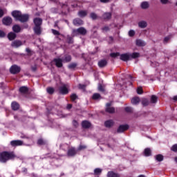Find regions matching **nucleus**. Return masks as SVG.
<instances>
[{
	"instance_id": "0eeeda50",
	"label": "nucleus",
	"mask_w": 177,
	"mask_h": 177,
	"mask_svg": "<svg viewBox=\"0 0 177 177\" xmlns=\"http://www.w3.org/2000/svg\"><path fill=\"white\" fill-rule=\"evenodd\" d=\"M2 21H3V24H4V26H10V24H12V21H13V20L12 19V17H6L3 19Z\"/></svg>"
},
{
	"instance_id": "39448f33",
	"label": "nucleus",
	"mask_w": 177,
	"mask_h": 177,
	"mask_svg": "<svg viewBox=\"0 0 177 177\" xmlns=\"http://www.w3.org/2000/svg\"><path fill=\"white\" fill-rule=\"evenodd\" d=\"M21 68H20V66H17V65H12L10 68V73L11 74H19V73H20Z\"/></svg>"
},
{
	"instance_id": "7ed1b4c3",
	"label": "nucleus",
	"mask_w": 177,
	"mask_h": 177,
	"mask_svg": "<svg viewBox=\"0 0 177 177\" xmlns=\"http://www.w3.org/2000/svg\"><path fill=\"white\" fill-rule=\"evenodd\" d=\"M16 156L13 154V153H9V152H2L0 153V162H6L9 161V160H13Z\"/></svg>"
},
{
	"instance_id": "69168bd1",
	"label": "nucleus",
	"mask_w": 177,
	"mask_h": 177,
	"mask_svg": "<svg viewBox=\"0 0 177 177\" xmlns=\"http://www.w3.org/2000/svg\"><path fill=\"white\" fill-rule=\"evenodd\" d=\"M26 50L27 53H30L31 52V50H30V48H26Z\"/></svg>"
},
{
	"instance_id": "f8f14e48",
	"label": "nucleus",
	"mask_w": 177,
	"mask_h": 177,
	"mask_svg": "<svg viewBox=\"0 0 177 177\" xmlns=\"http://www.w3.org/2000/svg\"><path fill=\"white\" fill-rule=\"evenodd\" d=\"M54 62L55 63V65L57 67H63V59H60V58H56L54 59Z\"/></svg>"
},
{
	"instance_id": "1a4fd4ad",
	"label": "nucleus",
	"mask_w": 177,
	"mask_h": 177,
	"mask_svg": "<svg viewBox=\"0 0 177 177\" xmlns=\"http://www.w3.org/2000/svg\"><path fill=\"white\" fill-rule=\"evenodd\" d=\"M106 113H109L110 114H113V113H115V109L111 106V103H107L106 107Z\"/></svg>"
},
{
	"instance_id": "a19ab883",
	"label": "nucleus",
	"mask_w": 177,
	"mask_h": 177,
	"mask_svg": "<svg viewBox=\"0 0 177 177\" xmlns=\"http://www.w3.org/2000/svg\"><path fill=\"white\" fill-rule=\"evenodd\" d=\"M125 111L127 113H133V108L131 106H127L124 109Z\"/></svg>"
},
{
	"instance_id": "052dcab7",
	"label": "nucleus",
	"mask_w": 177,
	"mask_h": 177,
	"mask_svg": "<svg viewBox=\"0 0 177 177\" xmlns=\"http://www.w3.org/2000/svg\"><path fill=\"white\" fill-rule=\"evenodd\" d=\"M71 107H73V105H72L71 104H68L67 105V109H68V110H70V109H71Z\"/></svg>"
},
{
	"instance_id": "5701e85b",
	"label": "nucleus",
	"mask_w": 177,
	"mask_h": 177,
	"mask_svg": "<svg viewBox=\"0 0 177 177\" xmlns=\"http://www.w3.org/2000/svg\"><path fill=\"white\" fill-rule=\"evenodd\" d=\"M104 20H110L111 19V12H105L102 15Z\"/></svg>"
},
{
	"instance_id": "bb28decb",
	"label": "nucleus",
	"mask_w": 177,
	"mask_h": 177,
	"mask_svg": "<svg viewBox=\"0 0 177 177\" xmlns=\"http://www.w3.org/2000/svg\"><path fill=\"white\" fill-rule=\"evenodd\" d=\"M107 177H120V174L115 173L114 171H109Z\"/></svg>"
},
{
	"instance_id": "cd10ccee",
	"label": "nucleus",
	"mask_w": 177,
	"mask_h": 177,
	"mask_svg": "<svg viewBox=\"0 0 177 177\" xmlns=\"http://www.w3.org/2000/svg\"><path fill=\"white\" fill-rule=\"evenodd\" d=\"M12 30L14 32H20V31H21V28L19 25H15L12 27Z\"/></svg>"
},
{
	"instance_id": "c9c22d12",
	"label": "nucleus",
	"mask_w": 177,
	"mask_h": 177,
	"mask_svg": "<svg viewBox=\"0 0 177 177\" xmlns=\"http://www.w3.org/2000/svg\"><path fill=\"white\" fill-rule=\"evenodd\" d=\"M158 97L156 95H151V103H157Z\"/></svg>"
},
{
	"instance_id": "393cba45",
	"label": "nucleus",
	"mask_w": 177,
	"mask_h": 177,
	"mask_svg": "<svg viewBox=\"0 0 177 177\" xmlns=\"http://www.w3.org/2000/svg\"><path fill=\"white\" fill-rule=\"evenodd\" d=\"M11 107H12V110L16 111V110H17L18 109H19L20 105L19 104V103H17V102H13L11 104Z\"/></svg>"
},
{
	"instance_id": "864d4df0",
	"label": "nucleus",
	"mask_w": 177,
	"mask_h": 177,
	"mask_svg": "<svg viewBox=\"0 0 177 177\" xmlns=\"http://www.w3.org/2000/svg\"><path fill=\"white\" fill-rule=\"evenodd\" d=\"M171 150L173 151L177 152V145H173L172 147H171Z\"/></svg>"
},
{
	"instance_id": "9d476101",
	"label": "nucleus",
	"mask_w": 177,
	"mask_h": 177,
	"mask_svg": "<svg viewBox=\"0 0 177 177\" xmlns=\"http://www.w3.org/2000/svg\"><path fill=\"white\" fill-rule=\"evenodd\" d=\"M77 154V151L75 150V148L71 147L68 149L67 156L68 157H74Z\"/></svg>"
},
{
	"instance_id": "a211bd4d",
	"label": "nucleus",
	"mask_w": 177,
	"mask_h": 177,
	"mask_svg": "<svg viewBox=\"0 0 177 177\" xmlns=\"http://www.w3.org/2000/svg\"><path fill=\"white\" fill-rule=\"evenodd\" d=\"M113 125H114V121H113L112 120H106L104 122V126L106 127V128H111Z\"/></svg>"
},
{
	"instance_id": "13d9d810",
	"label": "nucleus",
	"mask_w": 177,
	"mask_h": 177,
	"mask_svg": "<svg viewBox=\"0 0 177 177\" xmlns=\"http://www.w3.org/2000/svg\"><path fill=\"white\" fill-rule=\"evenodd\" d=\"M102 3H107L110 2V0H100Z\"/></svg>"
},
{
	"instance_id": "37998d69",
	"label": "nucleus",
	"mask_w": 177,
	"mask_h": 177,
	"mask_svg": "<svg viewBox=\"0 0 177 177\" xmlns=\"http://www.w3.org/2000/svg\"><path fill=\"white\" fill-rule=\"evenodd\" d=\"M78 98V96H77V94H72L71 95V99L72 100V102H75L76 100V99Z\"/></svg>"
},
{
	"instance_id": "a18cd8bd",
	"label": "nucleus",
	"mask_w": 177,
	"mask_h": 177,
	"mask_svg": "<svg viewBox=\"0 0 177 177\" xmlns=\"http://www.w3.org/2000/svg\"><path fill=\"white\" fill-rule=\"evenodd\" d=\"M129 36H130V37H134L135 36V30H130L129 31Z\"/></svg>"
},
{
	"instance_id": "473e14b6",
	"label": "nucleus",
	"mask_w": 177,
	"mask_h": 177,
	"mask_svg": "<svg viewBox=\"0 0 177 177\" xmlns=\"http://www.w3.org/2000/svg\"><path fill=\"white\" fill-rule=\"evenodd\" d=\"M34 31L37 35H41V26H35Z\"/></svg>"
},
{
	"instance_id": "4d7b16f0",
	"label": "nucleus",
	"mask_w": 177,
	"mask_h": 177,
	"mask_svg": "<svg viewBox=\"0 0 177 177\" xmlns=\"http://www.w3.org/2000/svg\"><path fill=\"white\" fill-rule=\"evenodd\" d=\"M86 86L85 84H79L80 89H84Z\"/></svg>"
},
{
	"instance_id": "aec40b11",
	"label": "nucleus",
	"mask_w": 177,
	"mask_h": 177,
	"mask_svg": "<svg viewBox=\"0 0 177 177\" xmlns=\"http://www.w3.org/2000/svg\"><path fill=\"white\" fill-rule=\"evenodd\" d=\"M140 7L142 9H149L150 8V4L149 1H143L141 3Z\"/></svg>"
},
{
	"instance_id": "c85d7f7f",
	"label": "nucleus",
	"mask_w": 177,
	"mask_h": 177,
	"mask_svg": "<svg viewBox=\"0 0 177 177\" xmlns=\"http://www.w3.org/2000/svg\"><path fill=\"white\" fill-rule=\"evenodd\" d=\"M144 154L146 157L151 156V150L149 148H147L144 151Z\"/></svg>"
},
{
	"instance_id": "6e6552de",
	"label": "nucleus",
	"mask_w": 177,
	"mask_h": 177,
	"mask_svg": "<svg viewBox=\"0 0 177 177\" xmlns=\"http://www.w3.org/2000/svg\"><path fill=\"white\" fill-rule=\"evenodd\" d=\"M23 141L20 140H12L10 142V145L12 147H16L17 146H23Z\"/></svg>"
},
{
	"instance_id": "b1692460",
	"label": "nucleus",
	"mask_w": 177,
	"mask_h": 177,
	"mask_svg": "<svg viewBox=\"0 0 177 177\" xmlns=\"http://www.w3.org/2000/svg\"><path fill=\"white\" fill-rule=\"evenodd\" d=\"M16 37H17L16 33L13 32H11L8 35V38L10 41H13V39H16Z\"/></svg>"
},
{
	"instance_id": "79ce46f5",
	"label": "nucleus",
	"mask_w": 177,
	"mask_h": 177,
	"mask_svg": "<svg viewBox=\"0 0 177 177\" xmlns=\"http://www.w3.org/2000/svg\"><path fill=\"white\" fill-rule=\"evenodd\" d=\"M102 32H107V31H110V27L109 26H104L101 28Z\"/></svg>"
},
{
	"instance_id": "a878e982",
	"label": "nucleus",
	"mask_w": 177,
	"mask_h": 177,
	"mask_svg": "<svg viewBox=\"0 0 177 177\" xmlns=\"http://www.w3.org/2000/svg\"><path fill=\"white\" fill-rule=\"evenodd\" d=\"M140 102V98H139L138 97H136L131 99L132 104H136V105L139 104Z\"/></svg>"
},
{
	"instance_id": "3c124183",
	"label": "nucleus",
	"mask_w": 177,
	"mask_h": 177,
	"mask_svg": "<svg viewBox=\"0 0 177 177\" xmlns=\"http://www.w3.org/2000/svg\"><path fill=\"white\" fill-rule=\"evenodd\" d=\"M98 91H100V92H104V88H103V86H102V84H100L98 86Z\"/></svg>"
},
{
	"instance_id": "de8ad7c7",
	"label": "nucleus",
	"mask_w": 177,
	"mask_h": 177,
	"mask_svg": "<svg viewBox=\"0 0 177 177\" xmlns=\"http://www.w3.org/2000/svg\"><path fill=\"white\" fill-rule=\"evenodd\" d=\"M137 93L138 95H142L143 93V90L142 89V87H138L137 89Z\"/></svg>"
},
{
	"instance_id": "412c9836",
	"label": "nucleus",
	"mask_w": 177,
	"mask_h": 177,
	"mask_svg": "<svg viewBox=\"0 0 177 177\" xmlns=\"http://www.w3.org/2000/svg\"><path fill=\"white\" fill-rule=\"evenodd\" d=\"M138 27L140 28H146L147 27V22L146 21H140L138 22Z\"/></svg>"
},
{
	"instance_id": "774afa93",
	"label": "nucleus",
	"mask_w": 177,
	"mask_h": 177,
	"mask_svg": "<svg viewBox=\"0 0 177 177\" xmlns=\"http://www.w3.org/2000/svg\"><path fill=\"white\" fill-rule=\"evenodd\" d=\"M138 177H145V175H140Z\"/></svg>"
},
{
	"instance_id": "8fccbe9b",
	"label": "nucleus",
	"mask_w": 177,
	"mask_h": 177,
	"mask_svg": "<svg viewBox=\"0 0 177 177\" xmlns=\"http://www.w3.org/2000/svg\"><path fill=\"white\" fill-rule=\"evenodd\" d=\"M37 145H45V141H44V140L42 139H39L37 141Z\"/></svg>"
},
{
	"instance_id": "72a5a7b5",
	"label": "nucleus",
	"mask_w": 177,
	"mask_h": 177,
	"mask_svg": "<svg viewBox=\"0 0 177 177\" xmlns=\"http://www.w3.org/2000/svg\"><path fill=\"white\" fill-rule=\"evenodd\" d=\"M155 158L156 161L161 162L164 160V156L161 154H158L155 156Z\"/></svg>"
},
{
	"instance_id": "2eb2a0df",
	"label": "nucleus",
	"mask_w": 177,
	"mask_h": 177,
	"mask_svg": "<svg viewBox=\"0 0 177 177\" xmlns=\"http://www.w3.org/2000/svg\"><path fill=\"white\" fill-rule=\"evenodd\" d=\"M19 92L22 95H27L28 93V87L24 86L19 88Z\"/></svg>"
},
{
	"instance_id": "09e8293b",
	"label": "nucleus",
	"mask_w": 177,
	"mask_h": 177,
	"mask_svg": "<svg viewBox=\"0 0 177 177\" xmlns=\"http://www.w3.org/2000/svg\"><path fill=\"white\" fill-rule=\"evenodd\" d=\"M51 31L54 35H60V32L55 29H52Z\"/></svg>"
},
{
	"instance_id": "f03ea898",
	"label": "nucleus",
	"mask_w": 177,
	"mask_h": 177,
	"mask_svg": "<svg viewBox=\"0 0 177 177\" xmlns=\"http://www.w3.org/2000/svg\"><path fill=\"white\" fill-rule=\"evenodd\" d=\"M140 57V54L139 53H124L120 55V60L123 62H128L129 60H131V59H138V57Z\"/></svg>"
},
{
	"instance_id": "c03bdc74",
	"label": "nucleus",
	"mask_w": 177,
	"mask_h": 177,
	"mask_svg": "<svg viewBox=\"0 0 177 177\" xmlns=\"http://www.w3.org/2000/svg\"><path fill=\"white\" fill-rule=\"evenodd\" d=\"M110 56L111 57H117V56H120V53H112Z\"/></svg>"
},
{
	"instance_id": "603ef678",
	"label": "nucleus",
	"mask_w": 177,
	"mask_h": 177,
	"mask_svg": "<svg viewBox=\"0 0 177 177\" xmlns=\"http://www.w3.org/2000/svg\"><path fill=\"white\" fill-rule=\"evenodd\" d=\"M6 36V34L5 33V32L0 30V38H4V37Z\"/></svg>"
},
{
	"instance_id": "4468645a",
	"label": "nucleus",
	"mask_w": 177,
	"mask_h": 177,
	"mask_svg": "<svg viewBox=\"0 0 177 177\" xmlns=\"http://www.w3.org/2000/svg\"><path fill=\"white\" fill-rule=\"evenodd\" d=\"M21 45H23V43L20 40H15L11 44L12 48H19V46H21Z\"/></svg>"
},
{
	"instance_id": "58836bf2",
	"label": "nucleus",
	"mask_w": 177,
	"mask_h": 177,
	"mask_svg": "<svg viewBox=\"0 0 177 177\" xmlns=\"http://www.w3.org/2000/svg\"><path fill=\"white\" fill-rule=\"evenodd\" d=\"M90 17L92 19V20H96V19H97V15H96L95 12H91L90 14Z\"/></svg>"
},
{
	"instance_id": "bf43d9fd",
	"label": "nucleus",
	"mask_w": 177,
	"mask_h": 177,
	"mask_svg": "<svg viewBox=\"0 0 177 177\" xmlns=\"http://www.w3.org/2000/svg\"><path fill=\"white\" fill-rule=\"evenodd\" d=\"M73 124L74 127H78V122L76 120H73Z\"/></svg>"
},
{
	"instance_id": "e433bc0d",
	"label": "nucleus",
	"mask_w": 177,
	"mask_h": 177,
	"mask_svg": "<svg viewBox=\"0 0 177 177\" xmlns=\"http://www.w3.org/2000/svg\"><path fill=\"white\" fill-rule=\"evenodd\" d=\"M46 91L49 93V95H53V93H55V88H53V87L47 88Z\"/></svg>"
},
{
	"instance_id": "ea45409f",
	"label": "nucleus",
	"mask_w": 177,
	"mask_h": 177,
	"mask_svg": "<svg viewBox=\"0 0 177 177\" xmlns=\"http://www.w3.org/2000/svg\"><path fill=\"white\" fill-rule=\"evenodd\" d=\"M100 174H102V169H100V168L95 169L94 174H95V175H100Z\"/></svg>"
},
{
	"instance_id": "dca6fc26",
	"label": "nucleus",
	"mask_w": 177,
	"mask_h": 177,
	"mask_svg": "<svg viewBox=\"0 0 177 177\" xmlns=\"http://www.w3.org/2000/svg\"><path fill=\"white\" fill-rule=\"evenodd\" d=\"M73 24L74 26H82V24H84V21H82L81 19L80 18H76L73 20Z\"/></svg>"
},
{
	"instance_id": "6ab92c4d",
	"label": "nucleus",
	"mask_w": 177,
	"mask_h": 177,
	"mask_svg": "<svg viewBox=\"0 0 177 177\" xmlns=\"http://www.w3.org/2000/svg\"><path fill=\"white\" fill-rule=\"evenodd\" d=\"M91 122L87 120H84L82 122V127L85 129H88V128H91Z\"/></svg>"
},
{
	"instance_id": "338daca9",
	"label": "nucleus",
	"mask_w": 177,
	"mask_h": 177,
	"mask_svg": "<svg viewBox=\"0 0 177 177\" xmlns=\"http://www.w3.org/2000/svg\"><path fill=\"white\" fill-rule=\"evenodd\" d=\"M127 78H130V80H132V76L131 75H127Z\"/></svg>"
},
{
	"instance_id": "2f4dec72",
	"label": "nucleus",
	"mask_w": 177,
	"mask_h": 177,
	"mask_svg": "<svg viewBox=\"0 0 177 177\" xmlns=\"http://www.w3.org/2000/svg\"><path fill=\"white\" fill-rule=\"evenodd\" d=\"M142 106L146 107L147 106H149V104H150V102L149 101V100L144 98L142 100Z\"/></svg>"
},
{
	"instance_id": "423d86ee",
	"label": "nucleus",
	"mask_w": 177,
	"mask_h": 177,
	"mask_svg": "<svg viewBox=\"0 0 177 177\" xmlns=\"http://www.w3.org/2000/svg\"><path fill=\"white\" fill-rule=\"evenodd\" d=\"M129 128V126L128 124H122L118 128L117 132L118 133H122V132H125Z\"/></svg>"
},
{
	"instance_id": "49530a36",
	"label": "nucleus",
	"mask_w": 177,
	"mask_h": 177,
	"mask_svg": "<svg viewBox=\"0 0 177 177\" xmlns=\"http://www.w3.org/2000/svg\"><path fill=\"white\" fill-rule=\"evenodd\" d=\"M67 42L68 44H73V37L70 36H67Z\"/></svg>"
},
{
	"instance_id": "ddd939ff",
	"label": "nucleus",
	"mask_w": 177,
	"mask_h": 177,
	"mask_svg": "<svg viewBox=\"0 0 177 177\" xmlns=\"http://www.w3.org/2000/svg\"><path fill=\"white\" fill-rule=\"evenodd\" d=\"M136 44L137 46H146L147 44L146 41H145V40L140 39H138L136 41Z\"/></svg>"
},
{
	"instance_id": "f3484780",
	"label": "nucleus",
	"mask_w": 177,
	"mask_h": 177,
	"mask_svg": "<svg viewBox=\"0 0 177 177\" xmlns=\"http://www.w3.org/2000/svg\"><path fill=\"white\" fill-rule=\"evenodd\" d=\"M107 66V60L101 59L98 62V66L100 68H103V67H106Z\"/></svg>"
},
{
	"instance_id": "7c9ffc66",
	"label": "nucleus",
	"mask_w": 177,
	"mask_h": 177,
	"mask_svg": "<svg viewBox=\"0 0 177 177\" xmlns=\"http://www.w3.org/2000/svg\"><path fill=\"white\" fill-rule=\"evenodd\" d=\"M64 63H68L71 62V55H65L64 58L62 59Z\"/></svg>"
},
{
	"instance_id": "e2e57ef3",
	"label": "nucleus",
	"mask_w": 177,
	"mask_h": 177,
	"mask_svg": "<svg viewBox=\"0 0 177 177\" xmlns=\"http://www.w3.org/2000/svg\"><path fill=\"white\" fill-rule=\"evenodd\" d=\"M3 16V10H0V17H2Z\"/></svg>"
},
{
	"instance_id": "680f3d73",
	"label": "nucleus",
	"mask_w": 177,
	"mask_h": 177,
	"mask_svg": "<svg viewBox=\"0 0 177 177\" xmlns=\"http://www.w3.org/2000/svg\"><path fill=\"white\" fill-rule=\"evenodd\" d=\"M165 42H167L169 41V37H166L164 39Z\"/></svg>"
},
{
	"instance_id": "0e129e2a",
	"label": "nucleus",
	"mask_w": 177,
	"mask_h": 177,
	"mask_svg": "<svg viewBox=\"0 0 177 177\" xmlns=\"http://www.w3.org/2000/svg\"><path fill=\"white\" fill-rule=\"evenodd\" d=\"M173 100H174L175 102H177V95L173 97Z\"/></svg>"
},
{
	"instance_id": "c756f323",
	"label": "nucleus",
	"mask_w": 177,
	"mask_h": 177,
	"mask_svg": "<svg viewBox=\"0 0 177 177\" xmlns=\"http://www.w3.org/2000/svg\"><path fill=\"white\" fill-rule=\"evenodd\" d=\"M86 15H88V12L86 10H81L78 12V16H80V17H85Z\"/></svg>"
},
{
	"instance_id": "20e7f679",
	"label": "nucleus",
	"mask_w": 177,
	"mask_h": 177,
	"mask_svg": "<svg viewBox=\"0 0 177 177\" xmlns=\"http://www.w3.org/2000/svg\"><path fill=\"white\" fill-rule=\"evenodd\" d=\"M87 32H88V31L84 27H80L77 29H73V34L75 36H77V35H86Z\"/></svg>"
},
{
	"instance_id": "6e6d98bb",
	"label": "nucleus",
	"mask_w": 177,
	"mask_h": 177,
	"mask_svg": "<svg viewBox=\"0 0 177 177\" xmlns=\"http://www.w3.org/2000/svg\"><path fill=\"white\" fill-rule=\"evenodd\" d=\"M161 3H162V5H167V3H168L169 0H160Z\"/></svg>"
},
{
	"instance_id": "5fc2aeb1",
	"label": "nucleus",
	"mask_w": 177,
	"mask_h": 177,
	"mask_svg": "<svg viewBox=\"0 0 177 177\" xmlns=\"http://www.w3.org/2000/svg\"><path fill=\"white\" fill-rule=\"evenodd\" d=\"M86 148V146L85 145H80L78 150H84Z\"/></svg>"
},
{
	"instance_id": "f704fd0d",
	"label": "nucleus",
	"mask_w": 177,
	"mask_h": 177,
	"mask_svg": "<svg viewBox=\"0 0 177 177\" xmlns=\"http://www.w3.org/2000/svg\"><path fill=\"white\" fill-rule=\"evenodd\" d=\"M77 64L75 62L71 63L68 65V68H70V70H74V68H75V67H77Z\"/></svg>"
},
{
	"instance_id": "f257e3e1",
	"label": "nucleus",
	"mask_w": 177,
	"mask_h": 177,
	"mask_svg": "<svg viewBox=\"0 0 177 177\" xmlns=\"http://www.w3.org/2000/svg\"><path fill=\"white\" fill-rule=\"evenodd\" d=\"M12 16L14 17L15 20L20 21L21 23H26L30 18L28 14H22L21 12L17 10L13 11L12 12Z\"/></svg>"
},
{
	"instance_id": "4be33fe9",
	"label": "nucleus",
	"mask_w": 177,
	"mask_h": 177,
	"mask_svg": "<svg viewBox=\"0 0 177 177\" xmlns=\"http://www.w3.org/2000/svg\"><path fill=\"white\" fill-rule=\"evenodd\" d=\"M34 24L35 26H41V24H42V19L41 18H35L34 20Z\"/></svg>"
},
{
	"instance_id": "4c0bfd02",
	"label": "nucleus",
	"mask_w": 177,
	"mask_h": 177,
	"mask_svg": "<svg viewBox=\"0 0 177 177\" xmlns=\"http://www.w3.org/2000/svg\"><path fill=\"white\" fill-rule=\"evenodd\" d=\"M100 97H101L100 94L94 93L93 95L92 99H93V100H97L98 99H100Z\"/></svg>"
},
{
	"instance_id": "9b49d317",
	"label": "nucleus",
	"mask_w": 177,
	"mask_h": 177,
	"mask_svg": "<svg viewBox=\"0 0 177 177\" xmlns=\"http://www.w3.org/2000/svg\"><path fill=\"white\" fill-rule=\"evenodd\" d=\"M59 93H62V95H67L68 93V89L66 85L59 87Z\"/></svg>"
}]
</instances>
